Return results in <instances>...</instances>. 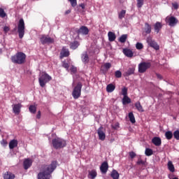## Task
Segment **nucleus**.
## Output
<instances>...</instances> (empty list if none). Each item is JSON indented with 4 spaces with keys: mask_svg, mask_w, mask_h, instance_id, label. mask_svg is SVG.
I'll return each instance as SVG.
<instances>
[{
    "mask_svg": "<svg viewBox=\"0 0 179 179\" xmlns=\"http://www.w3.org/2000/svg\"><path fill=\"white\" fill-rule=\"evenodd\" d=\"M57 161H52L49 165H43L41 172L38 174V179H51V174L57 169Z\"/></svg>",
    "mask_w": 179,
    "mask_h": 179,
    "instance_id": "nucleus-1",
    "label": "nucleus"
},
{
    "mask_svg": "<svg viewBox=\"0 0 179 179\" xmlns=\"http://www.w3.org/2000/svg\"><path fill=\"white\" fill-rule=\"evenodd\" d=\"M113 90H115V85L113 84H109L106 86V92L108 93H113Z\"/></svg>",
    "mask_w": 179,
    "mask_h": 179,
    "instance_id": "nucleus-27",
    "label": "nucleus"
},
{
    "mask_svg": "<svg viewBox=\"0 0 179 179\" xmlns=\"http://www.w3.org/2000/svg\"><path fill=\"white\" fill-rule=\"evenodd\" d=\"M172 6H173L174 9H178V3H172Z\"/></svg>",
    "mask_w": 179,
    "mask_h": 179,
    "instance_id": "nucleus-54",
    "label": "nucleus"
},
{
    "mask_svg": "<svg viewBox=\"0 0 179 179\" xmlns=\"http://www.w3.org/2000/svg\"><path fill=\"white\" fill-rule=\"evenodd\" d=\"M1 145H2V146H7L8 145V141H6V140L3 139L1 141Z\"/></svg>",
    "mask_w": 179,
    "mask_h": 179,
    "instance_id": "nucleus-48",
    "label": "nucleus"
},
{
    "mask_svg": "<svg viewBox=\"0 0 179 179\" xmlns=\"http://www.w3.org/2000/svg\"><path fill=\"white\" fill-rule=\"evenodd\" d=\"M81 59L84 64L89 63V55H87V52H85L82 55Z\"/></svg>",
    "mask_w": 179,
    "mask_h": 179,
    "instance_id": "nucleus-23",
    "label": "nucleus"
},
{
    "mask_svg": "<svg viewBox=\"0 0 179 179\" xmlns=\"http://www.w3.org/2000/svg\"><path fill=\"white\" fill-rule=\"evenodd\" d=\"M60 55L62 57H69V50L65 47L62 48Z\"/></svg>",
    "mask_w": 179,
    "mask_h": 179,
    "instance_id": "nucleus-20",
    "label": "nucleus"
},
{
    "mask_svg": "<svg viewBox=\"0 0 179 179\" xmlns=\"http://www.w3.org/2000/svg\"><path fill=\"white\" fill-rule=\"evenodd\" d=\"M36 118H38V120H40L41 118V112L39 110L36 115Z\"/></svg>",
    "mask_w": 179,
    "mask_h": 179,
    "instance_id": "nucleus-53",
    "label": "nucleus"
},
{
    "mask_svg": "<svg viewBox=\"0 0 179 179\" xmlns=\"http://www.w3.org/2000/svg\"><path fill=\"white\" fill-rule=\"evenodd\" d=\"M78 34H84L85 36L89 34V29L87 27L82 26L78 31Z\"/></svg>",
    "mask_w": 179,
    "mask_h": 179,
    "instance_id": "nucleus-15",
    "label": "nucleus"
},
{
    "mask_svg": "<svg viewBox=\"0 0 179 179\" xmlns=\"http://www.w3.org/2000/svg\"><path fill=\"white\" fill-rule=\"evenodd\" d=\"M31 164H33V161L30 159H25L23 162V166L24 170H27L29 167H31Z\"/></svg>",
    "mask_w": 179,
    "mask_h": 179,
    "instance_id": "nucleus-13",
    "label": "nucleus"
},
{
    "mask_svg": "<svg viewBox=\"0 0 179 179\" xmlns=\"http://www.w3.org/2000/svg\"><path fill=\"white\" fill-rule=\"evenodd\" d=\"M115 129L120 128V123H115V126L113 127Z\"/></svg>",
    "mask_w": 179,
    "mask_h": 179,
    "instance_id": "nucleus-55",
    "label": "nucleus"
},
{
    "mask_svg": "<svg viewBox=\"0 0 179 179\" xmlns=\"http://www.w3.org/2000/svg\"><path fill=\"white\" fill-rule=\"evenodd\" d=\"M137 164L138 166H143L145 165V162L142 159H138V161L137 162Z\"/></svg>",
    "mask_w": 179,
    "mask_h": 179,
    "instance_id": "nucleus-49",
    "label": "nucleus"
},
{
    "mask_svg": "<svg viewBox=\"0 0 179 179\" xmlns=\"http://www.w3.org/2000/svg\"><path fill=\"white\" fill-rule=\"evenodd\" d=\"M135 73V67H129L127 71L123 73V76H131Z\"/></svg>",
    "mask_w": 179,
    "mask_h": 179,
    "instance_id": "nucleus-16",
    "label": "nucleus"
},
{
    "mask_svg": "<svg viewBox=\"0 0 179 179\" xmlns=\"http://www.w3.org/2000/svg\"><path fill=\"white\" fill-rule=\"evenodd\" d=\"M166 23H169V26L171 27H174L178 23V20L176 18V17L171 16V17H166Z\"/></svg>",
    "mask_w": 179,
    "mask_h": 179,
    "instance_id": "nucleus-9",
    "label": "nucleus"
},
{
    "mask_svg": "<svg viewBox=\"0 0 179 179\" xmlns=\"http://www.w3.org/2000/svg\"><path fill=\"white\" fill-rule=\"evenodd\" d=\"M152 143L155 146H161L162 145V138H160V137H154L152 139Z\"/></svg>",
    "mask_w": 179,
    "mask_h": 179,
    "instance_id": "nucleus-18",
    "label": "nucleus"
},
{
    "mask_svg": "<svg viewBox=\"0 0 179 179\" xmlns=\"http://www.w3.org/2000/svg\"><path fill=\"white\" fill-rule=\"evenodd\" d=\"M152 66L150 62H141L138 64V72L139 73H145L146 70L149 69Z\"/></svg>",
    "mask_w": 179,
    "mask_h": 179,
    "instance_id": "nucleus-8",
    "label": "nucleus"
},
{
    "mask_svg": "<svg viewBox=\"0 0 179 179\" xmlns=\"http://www.w3.org/2000/svg\"><path fill=\"white\" fill-rule=\"evenodd\" d=\"M83 87V85L82 84V83L79 82L77 83L76 86L73 88L72 96L73 99H75L76 100L80 97Z\"/></svg>",
    "mask_w": 179,
    "mask_h": 179,
    "instance_id": "nucleus-5",
    "label": "nucleus"
},
{
    "mask_svg": "<svg viewBox=\"0 0 179 179\" xmlns=\"http://www.w3.org/2000/svg\"><path fill=\"white\" fill-rule=\"evenodd\" d=\"M97 134L99 136V139L100 141H105L106 140V130L104 129V127L103 126H101L98 130Z\"/></svg>",
    "mask_w": 179,
    "mask_h": 179,
    "instance_id": "nucleus-11",
    "label": "nucleus"
},
{
    "mask_svg": "<svg viewBox=\"0 0 179 179\" xmlns=\"http://www.w3.org/2000/svg\"><path fill=\"white\" fill-rule=\"evenodd\" d=\"M173 136L176 141H179V130H176L173 132Z\"/></svg>",
    "mask_w": 179,
    "mask_h": 179,
    "instance_id": "nucleus-41",
    "label": "nucleus"
},
{
    "mask_svg": "<svg viewBox=\"0 0 179 179\" xmlns=\"http://www.w3.org/2000/svg\"><path fill=\"white\" fill-rule=\"evenodd\" d=\"M0 132H1V129H0Z\"/></svg>",
    "mask_w": 179,
    "mask_h": 179,
    "instance_id": "nucleus-59",
    "label": "nucleus"
},
{
    "mask_svg": "<svg viewBox=\"0 0 179 179\" xmlns=\"http://www.w3.org/2000/svg\"><path fill=\"white\" fill-rule=\"evenodd\" d=\"M122 104L123 106H126V104H129L131 103V99L129 98L128 96H125L123 97V99H122Z\"/></svg>",
    "mask_w": 179,
    "mask_h": 179,
    "instance_id": "nucleus-29",
    "label": "nucleus"
},
{
    "mask_svg": "<svg viewBox=\"0 0 179 179\" xmlns=\"http://www.w3.org/2000/svg\"><path fill=\"white\" fill-rule=\"evenodd\" d=\"M129 156H130L131 159H134V157H136V154L134 152H129Z\"/></svg>",
    "mask_w": 179,
    "mask_h": 179,
    "instance_id": "nucleus-51",
    "label": "nucleus"
},
{
    "mask_svg": "<svg viewBox=\"0 0 179 179\" xmlns=\"http://www.w3.org/2000/svg\"><path fill=\"white\" fill-rule=\"evenodd\" d=\"M80 45V43L78 41H74L70 43V48L71 50H76V48H78V47H79Z\"/></svg>",
    "mask_w": 179,
    "mask_h": 179,
    "instance_id": "nucleus-21",
    "label": "nucleus"
},
{
    "mask_svg": "<svg viewBox=\"0 0 179 179\" xmlns=\"http://www.w3.org/2000/svg\"><path fill=\"white\" fill-rule=\"evenodd\" d=\"M69 1L71 3V5L73 8H75V6L78 5V2L76 1V0H69Z\"/></svg>",
    "mask_w": 179,
    "mask_h": 179,
    "instance_id": "nucleus-43",
    "label": "nucleus"
},
{
    "mask_svg": "<svg viewBox=\"0 0 179 179\" xmlns=\"http://www.w3.org/2000/svg\"><path fill=\"white\" fill-rule=\"evenodd\" d=\"M52 144L55 149H62L66 146V141L61 138H56L52 140Z\"/></svg>",
    "mask_w": 179,
    "mask_h": 179,
    "instance_id": "nucleus-3",
    "label": "nucleus"
},
{
    "mask_svg": "<svg viewBox=\"0 0 179 179\" xmlns=\"http://www.w3.org/2000/svg\"><path fill=\"white\" fill-rule=\"evenodd\" d=\"M129 118L131 124H135V122H136V120H135V116L132 112L129 113Z\"/></svg>",
    "mask_w": 179,
    "mask_h": 179,
    "instance_id": "nucleus-33",
    "label": "nucleus"
},
{
    "mask_svg": "<svg viewBox=\"0 0 179 179\" xmlns=\"http://www.w3.org/2000/svg\"><path fill=\"white\" fill-rule=\"evenodd\" d=\"M96 177H97V172L96 170H92L91 171H89L88 178L94 179Z\"/></svg>",
    "mask_w": 179,
    "mask_h": 179,
    "instance_id": "nucleus-25",
    "label": "nucleus"
},
{
    "mask_svg": "<svg viewBox=\"0 0 179 179\" xmlns=\"http://www.w3.org/2000/svg\"><path fill=\"white\" fill-rule=\"evenodd\" d=\"M115 78H120L122 76V73H121L120 71H116L115 73Z\"/></svg>",
    "mask_w": 179,
    "mask_h": 179,
    "instance_id": "nucleus-42",
    "label": "nucleus"
},
{
    "mask_svg": "<svg viewBox=\"0 0 179 179\" xmlns=\"http://www.w3.org/2000/svg\"><path fill=\"white\" fill-rule=\"evenodd\" d=\"M136 48L137 50H142L143 48V44L141 43H137L136 44Z\"/></svg>",
    "mask_w": 179,
    "mask_h": 179,
    "instance_id": "nucleus-44",
    "label": "nucleus"
},
{
    "mask_svg": "<svg viewBox=\"0 0 179 179\" xmlns=\"http://www.w3.org/2000/svg\"><path fill=\"white\" fill-rule=\"evenodd\" d=\"M24 29H25L24 20H23V18H21L19 20L18 27H17V32H18L20 38H22V37H24Z\"/></svg>",
    "mask_w": 179,
    "mask_h": 179,
    "instance_id": "nucleus-6",
    "label": "nucleus"
},
{
    "mask_svg": "<svg viewBox=\"0 0 179 179\" xmlns=\"http://www.w3.org/2000/svg\"><path fill=\"white\" fill-rule=\"evenodd\" d=\"M145 31L146 34H150L152 33V26L148 22L145 23Z\"/></svg>",
    "mask_w": 179,
    "mask_h": 179,
    "instance_id": "nucleus-24",
    "label": "nucleus"
},
{
    "mask_svg": "<svg viewBox=\"0 0 179 179\" xmlns=\"http://www.w3.org/2000/svg\"><path fill=\"white\" fill-rule=\"evenodd\" d=\"M156 76L158 79H162V75L157 73Z\"/></svg>",
    "mask_w": 179,
    "mask_h": 179,
    "instance_id": "nucleus-58",
    "label": "nucleus"
},
{
    "mask_svg": "<svg viewBox=\"0 0 179 179\" xmlns=\"http://www.w3.org/2000/svg\"><path fill=\"white\" fill-rule=\"evenodd\" d=\"M168 169L171 173H174V171H176V169L174 168V165L171 161L168 162Z\"/></svg>",
    "mask_w": 179,
    "mask_h": 179,
    "instance_id": "nucleus-31",
    "label": "nucleus"
},
{
    "mask_svg": "<svg viewBox=\"0 0 179 179\" xmlns=\"http://www.w3.org/2000/svg\"><path fill=\"white\" fill-rule=\"evenodd\" d=\"M29 110L30 113H31L32 114H35V113L36 111V108L34 105H31L29 108Z\"/></svg>",
    "mask_w": 179,
    "mask_h": 179,
    "instance_id": "nucleus-38",
    "label": "nucleus"
},
{
    "mask_svg": "<svg viewBox=\"0 0 179 179\" xmlns=\"http://www.w3.org/2000/svg\"><path fill=\"white\" fill-rule=\"evenodd\" d=\"M147 43H148V45H150V47H152V48H154V50H156L157 51V50H159L160 48V47L159 46L157 43H156V41H153L152 39V37H150V36L147 38Z\"/></svg>",
    "mask_w": 179,
    "mask_h": 179,
    "instance_id": "nucleus-10",
    "label": "nucleus"
},
{
    "mask_svg": "<svg viewBox=\"0 0 179 179\" xmlns=\"http://www.w3.org/2000/svg\"><path fill=\"white\" fill-rule=\"evenodd\" d=\"M135 107L138 110V111H140V113H143V108L142 107V105H141V102H136L135 103Z\"/></svg>",
    "mask_w": 179,
    "mask_h": 179,
    "instance_id": "nucleus-32",
    "label": "nucleus"
},
{
    "mask_svg": "<svg viewBox=\"0 0 179 179\" xmlns=\"http://www.w3.org/2000/svg\"><path fill=\"white\" fill-rule=\"evenodd\" d=\"M14 178H15V174L10 172H6L4 174V179H14Z\"/></svg>",
    "mask_w": 179,
    "mask_h": 179,
    "instance_id": "nucleus-30",
    "label": "nucleus"
},
{
    "mask_svg": "<svg viewBox=\"0 0 179 179\" xmlns=\"http://www.w3.org/2000/svg\"><path fill=\"white\" fill-rule=\"evenodd\" d=\"M52 78L51 76L48 75L47 73H42L41 76L38 78V83L41 86V87H44L50 80H51Z\"/></svg>",
    "mask_w": 179,
    "mask_h": 179,
    "instance_id": "nucleus-4",
    "label": "nucleus"
},
{
    "mask_svg": "<svg viewBox=\"0 0 179 179\" xmlns=\"http://www.w3.org/2000/svg\"><path fill=\"white\" fill-rule=\"evenodd\" d=\"M123 54H124V55L126 57H127L128 58H132L134 57V52H132V50L125 48L123 49Z\"/></svg>",
    "mask_w": 179,
    "mask_h": 179,
    "instance_id": "nucleus-17",
    "label": "nucleus"
},
{
    "mask_svg": "<svg viewBox=\"0 0 179 179\" xmlns=\"http://www.w3.org/2000/svg\"><path fill=\"white\" fill-rule=\"evenodd\" d=\"M125 13H127V10H122L121 12L118 13V17L121 20L125 17Z\"/></svg>",
    "mask_w": 179,
    "mask_h": 179,
    "instance_id": "nucleus-34",
    "label": "nucleus"
},
{
    "mask_svg": "<svg viewBox=\"0 0 179 179\" xmlns=\"http://www.w3.org/2000/svg\"><path fill=\"white\" fill-rule=\"evenodd\" d=\"M11 61L13 64L22 65L26 62V54L22 52H18L11 57Z\"/></svg>",
    "mask_w": 179,
    "mask_h": 179,
    "instance_id": "nucleus-2",
    "label": "nucleus"
},
{
    "mask_svg": "<svg viewBox=\"0 0 179 179\" xmlns=\"http://www.w3.org/2000/svg\"><path fill=\"white\" fill-rule=\"evenodd\" d=\"M22 103H17L13 105V110L14 114L19 115L20 114V108H22Z\"/></svg>",
    "mask_w": 179,
    "mask_h": 179,
    "instance_id": "nucleus-12",
    "label": "nucleus"
},
{
    "mask_svg": "<svg viewBox=\"0 0 179 179\" xmlns=\"http://www.w3.org/2000/svg\"><path fill=\"white\" fill-rule=\"evenodd\" d=\"M6 13H5V10L3 8H0V17H6Z\"/></svg>",
    "mask_w": 179,
    "mask_h": 179,
    "instance_id": "nucleus-40",
    "label": "nucleus"
},
{
    "mask_svg": "<svg viewBox=\"0 0 179 179\" xmlns=\"http://www.w3.org/2000/svg\"><path fill=\"white\" fill-rule=\"evenodd\" d=\"M100 170L103 174H106L108 170V163H107V162H103L100 166Z\"/></svg>",
    "mask_w": 179,
    "mask_h": 179,
    "instance_id": "nucleus-14",
    "label": "nucleus"
},
{
    "mask_svg": "<svg viewBox=\"0 0 179 179\" xmlns=\"http://www.w3.org/2000/svg\"><path fill=\"white\" fill-rule=\"evenodd\" d=\"M145 156H152L153 155V150L150 148H146L145 151Z\"/></svg>",
    "mask_w": 179,
    "mask_h": 179,
    "instance_id": "nucleus-37",
    "label": "nucleus"
},
{
    "mask_svg": "<svg viewBox=\"0 0 179 179\" xmlns=\"http://www.w3.org/2000/svg\"><path fill=\"white\" fill-rule=\"evenodd\" d=\"M110 177L113 179H119L120 178V173L117 170L113 169L111 172Z\"/></svg>",
    "mask_w": 179,
    "mask_h": 179,
    "instance_id": "nucleus-26",
    "label": "nucleus"
},
{
    "mask_svg": "<svg viewBox=\"0 0 179 179\" xmlns=\"http://www.w3.org/2000/svg\"><path fill=\"white\" fill-rule=\"evenodd\" d=\"M40 41L43 45L45 44H54L55 40L53 38H51L48 35H41L40 38Z\"/></svg>",
    "mask_w": 179,
    "mask_h": 179,
    "instance_id": "nucleus-7",
    "label": "nucleus"
},
{
    "mask_svg": "<svg viewBox=\"0 0 179 179\" xmlns=\"http://www.w3.org/2000/svg\"><path fill=\"white\" fill-rule=\"evenodd\" d=\"M143 6V0H137V7L142 8Z\"/></svg>",
    "mask_w": 179,
    "mask_h": 179,
    "instance_id": "nucleus-45",
    "label": "nucleus"
},
{
    "mask_svg": "<svg viewBox=\"0 0 179 179\" xmlns=\"http://www.w3.org/2000/svg\"><path fill=\"white\" fill-rule=\"evenodd\" d=\"M127 38H128V35L123 34L120 37L119 41L120 43H125V41H127Z\"/></svg>",
    "mask_w": 179,
    "mask_h": 179,
    "instance_id": "nucleus-35",
    "label": "nucleus"
},
{
    "mask_svg": "<svg viewBox=\"0 0 179 179\" xmlns=\"http://www.w3.org/2000/svg\"><path fill=\"white\" fill-rule=\"evenodd\" d=\"M122 94L125 97V96H127L128 94V89L127 87H124L122 90Z\"/></svg>",
    "mask_w": 179,
    "mask_h": 179,
    "instance_id": "nucleus-39",
    "label": "nucleus"
},
{
    "mask_svg": "<svg viewBox=\"0 0 179 179\" xmlns=\"http://www.w3.org/2000/svg\"><path fill=\"white\" fill-rule=\"evenodd\" d=\"M165 136L168 141H170L173 138V132L168 131L165 133Z\"/></svg>",
    "mask_w": 179,
    "mask_h": 179,
    "instance_id": "nucleus-36",
    "label": "nucleus"
},
{
    "mask_svg": "<svg viewBox=\"0 0 179 179\" xmlns=\"http://www.w3.org/2000/svg\"><path fill=\"white\" fill-rule=\"evenodd\" d=\"M70 71L71 72V73H76L78 71V69H76V67L72 66L70 69Z\"/></svg>",
    "mask_w": 179,
    "mask_h": 179,
    "instance_id": "nucleus-47",
    "label": "nucleus"
},
{
    "mask_svg": "<svg viewBox=\"0 0 179 179\" xmlns=\"http://www.w3.org/2000/svg\"><path fill=\"white\" fill-rule=\"evenodd\" d=\"M162 27H163V24H162V22H157L154 24V29H155V33H159V31H160V30H162Z\"/></svg>",
    "mask_w": 179,
    "mask_h": 179,
    "instance_id": "nucleus-19",
    "label": "nucleus"
},
{
    "mask_svg": "<svg viewBox=\"0 0 179 179\" xmlns=\"http://www.w3.org/2000/svg\"><path fill=\"white\" fill-rule=\"evenodd\" d=\"M80 8H82V9H85V3H81L79 5Z\"/></svg>",
    "mask_w": 179,
    "mask_h": 179,
    "instance_id": "nucleus-56",
    "label": "nucleus"
},
{
    "mask_svg": "<svg viewBox=\"0 0 179 179\" xmlns=\"http://www.w3.org/2000/svg\"><path fill=\"white\" fill-rule=\"evenodd\" d=\"M69 13H71V10H67L64 13L65 15H69Z\"/></svg>",
    "mask_w": 179,
    "mask_h": 179,
    "instance_id": "nucleus-57",
    "label": "nucleus"
},
{
    "mask_svg": "<svg viewBox=\"0 0 179 179\" xmlns=\"http://www.w3.org/2000/svg\"><path fill=\"white\" fill-rule=\"evenodd\" d=\"M62 66L63 68H65V69H66L67 71L69 69V64L66 62H62Z\"/></svg>",
    "mask_w": 179,
    "mask_h": 179,
    "instance_id": "nucleus-46",
    "label": "nucleus"
},
{
    "mask_svg": "<svg viewBox=\"0 0 179 179\" xmlns=\"http://www.w3.org/2000/svg\"><path fill=\"white\" fill-rule=\"evenodd\" d=\"M108 37L109 41H115L116 36L115 34H114L113 32L109 31L108 34Z\"/></svg>",
    "mask_w": 179,
    "mask_h": 179,
    "instance_id": "nucleus-28",
    "label": "nucleus"
},
{
    "mask_svg": "<svg viewBox=\"0 0 179 179\" xmlns=\"http://www.w3.org/2000/svg\"><path fill=\"white\" fill-rule=\"evenodd\" d=\"M9 30H10V29L9 28V27H3V31L5 32V33H8V31H9Z\"/></svg>",
    "mask_w": 179,
    "mask_h": 179,
    "instance_id": "nucleus-52",
    "label": "nucleus"
},
{
    "mask_svg": "<svg viewBox=\"0 0 179 179\" xmlns=\"http://www.w3.org/2000/svg\"><path fill=\"white\" fill-rule=\"evenodd\" d=\"M104 68L106 69H110L111 68V64L106 63L104 64Z\"/></svg>",
    "mask_w": 179,
    "mask_h": 179,
    "instance_id": "nucleus-50",
    "label": "nucleus"
},
{
    "mask_svg": "<svg viewBox=\"0 0 179 179\" xmlns=\"http://www.w3.org/2000/svg\"><path fill=\"white\" fill-rule=\"evenodd\" d=\"M17 140L13 139L9 143V149H15V148H17Z\"/></svg>",
    "mask_w": 179,
    "mask_h": 179,
    "instance_id": "nucleus-22",
    "label": "nucleus"
}]
</instances>
